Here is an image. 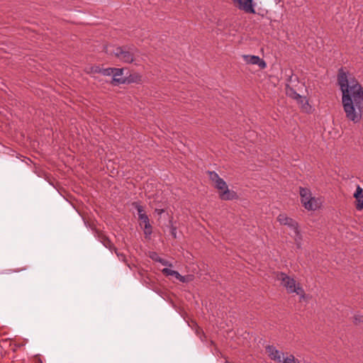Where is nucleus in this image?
Instances as JSON below:
<instances>
[{
  "label": "nucleus",
  "instance_id": "f257e3e1",
  "mask_svg": "<svg viewBox=\"0 0 363 363\" xmlns=\"http://www.w3.org/2000/svg\"><path fill=\"white\" fill-rule=\"evenodd\" d=\"M337 84L342 92V104L346 118L359 123L363 114V87L350 72L339 69Z\"/></svg>",
  "mask_w": 363,
  "mask_h": 363
},
{
  "label": "nucleus",
  "instance_id": "f03ea898",
  "mask_svg": "<svg viewBox=\"0 0 363 363\" xmlns=\"http://www.w3.org/2000/svg\"><path fill=\"white\" fill-rule=\"evenodd\" d=\"M276 278L281 282V286L286 289L288 293H296V294L300 295L301 298L304 297V290L299 284L296 283L294 278L288 276L284 272H278L276 275Z\"/></svg>",
  "mask_w": 363,
  "mask_h": 363
},
{
  "label": "nucleus",
  "instance_id": "7ed1b4c3",
  "mask_svg": "<svg viewBox=\"0 0 363 363\" xmlns=\"http://www.w3.org/2000/svg\"><path fill=\"white\" fill-rule=\"evenodd\" d=\"M109 52L111 54L114 55L119 60L125 63H132L134 61L138 50L133 47H116Z\"/></svg>",
  "mask_w": 363,
  "mask_h": 363
},
{
  "label": "nucleus",
  "instance_id": "20e7f679",
  "mask_svg": "<svg viewBox=\"0 0 363 363\" xmlns=\"http://www.w3.org/2000/svg\"><path fill=\"white\" fill-rule=\"evenodd\" d=\"M114 72L112 73L113 81L118 84H125L126 82H135L140 80V76L138 74L130 75L128 78H124L122 77L123 69L114 68Z\"/></svg>",
  "mask_w": 363,
  "mask_h": 363
},
{
  "label": "nucleus",
  "instance_id": "39448f33",
  "mask_svg": "<svg viewBox=\"0 0 363 363\" xmlns=\"http://www.w3.org/2000/svg\"><path fill=\"white\" fill-rule=\"evenodd\" d=\"M238 8L248 13H255V6L257 5L254 0H232Z\"/></svg>",
  "mask_w": 363,
  "mask_h": 363
},
{
  "label": "nucleus",
  "instance_id": "423d86ee",
  "mask_svg": "<svg viewBox=\"0 0 363 363\" xmlns=\"http://www.w3.org/2000/svg\"><path fill=\"white\" fill-rule=\"evenodd\" d=\"M242 58L247 64L258 65L260 69H264L267 67L265 61L259 56L244 55Z\"/></svg>",
  "mask_w": 363,
  "mask_h": 363
},
{
  "label": "nucleus",
  "instance_id": "0eeeda50",
  "mask_svg": "<svg viewBox=\"0 0 363 363\" xmlns=\"http://www.w3.org/2000/svg\"><path fill=\"white\" fill-rule=\"evenodd\" d=\"M266 351L272 360L274 361L276 363H281V360L284 355V352L278 350L273 345L267 346Z\"/></svg>",
  "mask_w": 363,
  "mask_h": 363
},
{
  "label": "nucleus",
  "instance_id": "6e6552de",
  "mask_svg": "<svg viewBox=\"0 0 363 363\" xmlns=\"http://www.w3.org/2000/svg\"><path fill=\"white\" fill-rule=\"evenodd\" d=\"M278 221L281 225L289 226L294 232L297 233L298 223L292 218L288 217L286 214H279L277 217Z\"/></svg>",
  "mask_w": 363,
  "mask_h": 363
},
{
  "label": "nucleus",
  "instance_id": "1a4fd4ad",
  "mask_svg": "<svg viewBox=\"0 0 363 363\" xmlns=\"http://www.w3.org/2000/svg\"><path fill=\"white\" fill-rule=\"evenodd\" d=\"M354 197L356 199V208L358 211L363 209V189L357 185L356 191L354 194Z\"/></svg>",
  "mask_w": 363,
  "mask_h": 363
},
{
  "label": "nucleus",
  "instance_id": "9d476101",
  "mask_svg": "<svg viewBox=\"0 0 363 363\" xmlns=\"http://www.w3.org/2000/svg\"><path fill=\"white\" fill-rule=\"evenodd\" d=\"M299 193L301 203L305 208L309 203V199L312 196V194L308 189L303 187H300Z\"/></svg>",
  "mask_w": 363,
  "mask_h": 363
},
{
  "label": "nucleus",
  "instance_id": "9b49d317",
  "mask_svg": "<svg viewBox=\"0 0 363 363\" xmlns=\"http://www.w3.org/2000/svg\"><path fill=\"white\" fill-rule=\"evenodd\" d=\"M219 196L222 200L225 201L233 200L238 197L236 192L230 191L228 186L219 192Z\"/></svg>",
  "mask_w": 363,
  "mask_h": 363
},
{
  "label": "nucleus",
  "instance_id": "f8f14e48",
  "mask_svg": "<svg viewBox=\"0 0 363 363\" xmlns=\"http://www.w3.org/2000/svg\"><path fill=\"white\" fill-rule=\"evenodd\" d=\"M322 202L320 199L311 196L309 199V203L305 207L308 211H315L320 207Z\"/></svg>",
  "mask_w": 363,
  "mask_h": 363
},
{
  "label": "nucleus",
  "instance_id": "ddd939ff",
  "mask_svg": "<svg viewBox=\"0 0 363 363\" xmlns=\"http://www.w3.org/2000/svg\"><path fill=\"white\" fill-rule=\"evenodd\" d=\"M298 105L300 106L301 108L305 111V112H309L311 107L308 104V100L306 97H303L302 96H300V99H297L296 100Z\"/></svg>",
  "mask_w": 363,
  "mask_h": 363
},
{
  "label": "nucleus",
  "instance_id": "4468645a",
  "mask_svg": "<svg viewBox=\"0 0 363 363\" xmlns=\"http://www.w3.org/2000/svg\"><path fill=\"white\" fill-rule=\"evenodd\" d=\"M285 92H286V94L291 97V99H295L296 100L297 99H300V94H298L294 89V88L291 87L289 84H286V87H285Z\"/></svg>",
  "mask_w": 363,
  "mask_h": 363
},
{
  "label": "nucleus",
  "instance_id": "2eb2a0df",
  "mask_svg": "<svg viewBox=\"0 0 363 363\" xmlns=\"http://www.w3.org/2000/svg\"><path fill=\"white\" fill-rule=\"evenodd\" d=\"M150 258L152 259H153L154 261L155 262H160L161 263L162 265L164 266H169V267H172V264L171 263H169L168 261L160 257L157 253L155 252H153L151 255H150Z\"/></svg>",
  "mask_w": 363,
  "mask_h": 363
},
{
  "label": "nucleus",
  "instance_id": "dca6fc26",
  "mask_svg": "<svg viewBox=\"0 0 363 363\" xmlns=\"http://www.w3.org/2000/svg\"><path fill=\"white\" fill-rule=\"evenodd\" d=\"M99 240L100 242L105 246L106 248H108L109 250H111L113 247V244L111 242V240L106 237L104 235H99Z\"/></svg>",
  "mask_w": 363,
  "mask_h": 363
},
{
  "label": "nucleus",
  "instance_id": "f3484780",
  "mask_svg": "<svg viewBox=\"0 0 363 363\" xmlns=\"http://www.w3.org/2000/svg\"><path fill=\"white\" fill-rule=\"evenodd\" d=\"M214 186L220 191H222L223 189H226L228 186L226 182L220 178L216 184H214Z\"/></svg>",
  "mask_w": 363,
  "mask_h": 363
},
{
  "label": "nucleus",
  "instance_id": "a211bd4d",
  "mask_svg": "<svg viewBox=\"0 0 363 363\" xmlns=\"http://www.w3.org/2000/svg\"><path fill=\"white\" fill-rule=\"evenodd\" d=\"M298 359H296L293 354H287L286 357L284 356L281 360V363H296Z\"/></svg>",
  "mask_w": 363,
  "mask_h": 363
},
{
  "label": "nucleus",
  "instance_id": "6ab92c4d",
  "mask_svg": "<svg viewBox=\"0 0 363 363\" xmlns=\"http://www.w3.org/2000/svg\"><path fill=\"white\" fill-rule=\"evenodd\" d=\"M162 272L166 275V276H173L176 279L177 278L178 275H179V272H177V271H174V270H172V269H168V268H164L162 270Z\"/></svg>",
  "mask_w": 363,
  "mask_h": 363
},
{
  "label": "nucleus",
  "instance_id": "aec40b11",
  "mask_svg": "<svg viewBox=\"0 0 363 363\" xmlns=\"http://www.w3.org/2000/svg\"><path fill=\"white\" fill-rule=\"evenodd\" d=\"M208 177H209V179L213 183V184H216L220 179V177H219V175L216 172H213V171H208Z\"/></svg>",
  "mask_w": 363,
  "mask_h": 363
},
{
  "label": "nucleus",
  "instance_id": "412c9836",
  "mask_svg": "<svg viewBox=\"0 0 363 363\" xmlns=\"http://www.w3.org/2000/svg\"><path fill=\"white\" fill-rule=\"evenodd\" d=\"M295 236H294V240L296 243L297 247L299 248L301 247V235L300 234V232L298 230V226H297V233L294 232Z\"/></svg>",
  "mask_w": 363,
  "mask_h": 363
},
{
  "label": "nucleus",
  "instance_id": "4be33fe9",
  "mask_svg": "<svg viewBox=\"0 0 363 363\" xmlns=\"http://www.w3.org/2000/svg\"><path fill=\"white\" fill-rule=\"evenodd\" d=\"M144 233L146 237L150 236L152 234V226L150 223L144 225Z\"/></svg>",
  "mask_w": 363,
  "mask_h": 363
},
{
  "label": "nucleus",
  "instance_id": "5701e85b",
  "mask_svg": "<svg viewBox=\"0 0 363 363\" xmlns=\"http://www.w3.org/2000/svg\"><path fill=\"white\" fill-rule=\"evenodd\" d=\"M114 68H106L101 69V73L104 76H110L112 75V73L114 72Z\"/></svg>",
  "mask_w": 363,
  "mask_h": 363
},
{
  "label": "nucleus",
  "instance_id": "b1692460",
  "mask_svg": "<svg viewBox=\"0 0 363 363\" xmlns=\"http://www.w3.org/2000/svg\"><path fill=\"white\" fill-rule=\"evenodd\" d=\"M138 218L140 219L141 223L144 225L150 223L149 218L146 214L140 215V216L138 217Z\"/></svg>",
  "mask_w": 363,
  "mask_h": 363
},
{
  "label": "nucleus",
  "instance_id": "393cba45",
  "mask_svg": "<svg viewBox=\"0 0 363 363\" xmlns=\"http://www.w3.org/2000/svg\"><path fill=\"white\" fill-rule=\"evenodd\" d=\"M88 73H101V68L98 66L91 67L89 70L87 71Z\"/></svg>",
  "mask_w": 363,
  "mask_h": 363
},
{
  "label": "nucleus",
  "instance_id": "a878e982",
  "mask_svg": "<svg viewBox=\"0 0 363 363\" xmlns=\"http://www.w3.org/2000/svg\"><path fill=\"white\" fill-rule=\"evenodd\" d=\"M136 209L138 211V217L140 216V215H144L145 214V213L144 212V210H143V206H140V205H137L136 206Z\"/></svg>",
  "mask_w": 363,
  "mask_h": 363
},
{
  "label": "nucleus",
  "instance_id": "bb28decb",
  "mask_svg": "<svg viewBox=\"0 0 363 363\" xmlns=\"http://www.w3.org/2000/svg\"><path fill=\"white\" fill-rule=\"evenodd\" d=\"M26 269H27V267H25L21 268V269H9V270H7V273L10 274V273H13V272H20L21 271L26 270Z\"/></svg>",
  "mask_w": 363,
  "mask_h": 363
},
{
  "label": "nucleus",
  "instance_id": "cd10ccee",
  "mask_svg": "<svg viewBox=\"0 0 363 363\" xmlns=\"http://www.w3.org/2000/svg\"><path fill=\"white\" fill-rule=\"evenodd\" d=\"M115 252L117 255V256L119 257L120 259L125 261V255L123 253H119L117 252V250L114 248Z\"/></svg>",
  "mask_w": 363,
  "mask_h": 363
},
{
  "label": "nucleus",
  "instance_id": "c85d7f7f",
  "mask_svg": "<svg viewBox=\"0 0 363 363\" xmlns=\"http://www.w3.org/2000/svg\"><path fill=\"white\" fill-rule=\"evenodd\" d=\"M177 279L179 280L181 282H183V283H185L187 281V279L185 277L181 275L180 274H179Z\"/></svg>",
  "mask_w": 363,
  "mask_h": 363
},
{
  "label": "nucleus",
  "instance_id": "c756f323",
  "mask_svg": "<svg viewBox=\"0 0 363 363\" xmlns=\"http://www.w3.org/2000/svg\"><path fill=\"white\" fill-rule=\"evenodd\" d=\"M363 316H359V317H354V323L355 324H358L360 322H363Z\"/></svg>",
  "mask_w": 363,
  "mask_h": 363
},
{
  "label": "nucleus",
  "instance_id": "7c9ffc66",
  "mask_svg": "<svg viewBox=\"0 0 363 363\" xmlns=\"http://www.w3.org/2000/svg\"><path fill=\"white\" fill-rule=\"evenodd\" d=\"M171 234L172 235L176 238H177V229L175 227H172L171 229Z\"/></svg>",
  "mask_w": 363,
  "mask_h": 363
},
{
  "label": "nucleus",
  "instance_id": "2f4dec72",
  "mask_svg": "<svg viewBox=\"0 0 363 363\" xmlns=\"http://www.w3.org/2000/svg\"><path fill=\"white\" fill-rule=\"evenodd\" d=\"M276 3L280 2L281 0H274Z\"/></svg>",
  "mask_w": 363,
  "mask_h": 363
},
{
  "label": "nucleus",
  "instance_id": "473e14b6",
  "mask_svg": "<svg viewBox=\"0 0 363 363\" xmlns=\"http://www.w3.org/2000/svg\"><path fill=\"white\" fill-rule=\"evenodd\" d=\"M296 363H300V362L298 360Z\"/></svg>",
  "mask_w": 363,
  "mask_h": 363
}]
</instances>
